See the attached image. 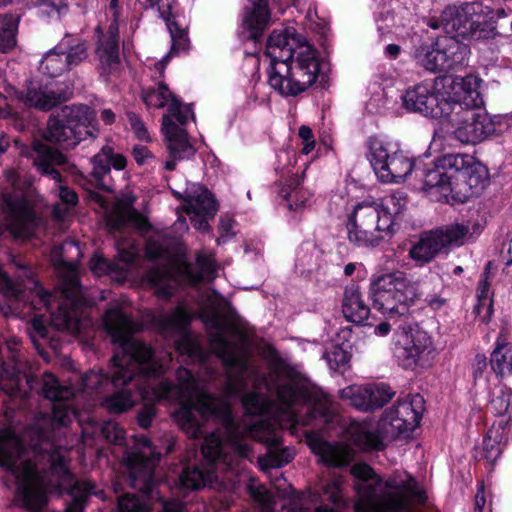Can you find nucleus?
<instances>
[{"mask_svg":"<svg viewBox=\"0 0 512 512\" xmlns=\"http://www.w3.org/2000/svg\"><path fill=\"white\" fill-rule=\"evenodd\" d=\"M483 106L479 80L472 76L463 78L461 84L454 87L452 102L443 119L454 127L455 139L463 144H477L504 131L500 118L490 116Z\"/></svg>","mask_w":512,"mask_h":512,"instance_id":"4","label":"nucleus"},{"mask_svg":"<svg viewBox=\"0 0 512 512\" xmlns=\"http://www.w3.org/2000/svg\"><path fill=\"white\" fill-rule=\"evenodd\" d=\"M509 13H512L511 9H494L480 1H471L447 5L442 10V17L447 29L456 30L470 43L488 45L503 37L498 22Z\"/></svg>","mask_w":512,"mask_h":512,"instance_id":"7","label":"nucleus"},{"mask_svg":"<svg viewBox=\"0 0 512 512\" xmlns=\"http://www.w3.org/2000/svg\"><path fill=\"white\" fill-rule=\"evenodd\" d=\"M307 45L294 27L274 29L267 38L264 55L270 59L268 84L283 97H295L312 86L320 71L318 59L310 53L294 60L296 48Z\"/></svg>","mask_w":512,"mask_h":512,"instance_id":"2","label":"nucleus"},{"mask_svg":"<svg viewBox=\"0 0 512 512\" xmlns=\"http://www.w3.org/2000/svg\"><path fill=\"white\" fill-rule=\"evenodd\" d=\"M309 415L311 418L322 419L325 423L333 422L335 413L332 411L326 399H317L310 408Z\"/></svg>","mask_w":512,"mask_h":512,"instance_id":"62","label":"nucleus"},{"mask_svg":"<svg viewBox=\"0 0 512 512\" xmlns=\"http://www.w3.org/2000/svg\"><path fill=\"white\" fill-rule=\"evenodd\" d=\"M341 308L344 318L357 325L364 324L370 315V307L363 298L361 288L354 282L345 286Z\"/></svg>","mask_w":512,"mask_h":512,"instance_id":"27","label":"nucleus"},{"mask_svg":"<svg viewBox=\"0 0 512 512\" xmlns=\"http://www.w3.org/2000/svg\"><path fill=\"white\" fill-rule=\"evenodd\" d=\"M405 206V198L396 194L385 197L379 204L358 203L345 222L348 242L356 248H376L389 241L399 229L396 218Z\"/></svg>","mask_w":512,"mask_h":512,"instance_id":"5","label":"nucleus"},{"mask_svg":"<svg viewBox=\"0 0 512 512\" xmlns=\"http://www.w3.org/2000/svg\"><path fill=\"white\" fill-rule=\"evenodd\" d=\"M435 232L445 250L452 244H463V239L469 233V228L463 224H454L447 227L445 230H435Z\"/></svg>","mask_w":512,"mask_h":512,"instance_id":"51","label":"nucleus"},{"mask_svg":"<svg viewBox=\"0 0 512 512\" xmlns=\"http://www.w3.org/2000/svg\"><path fill=\"white\" fill-rule=\"evenodd\" d=\"M293 459L294 454L288 447H284L268 451L265 456L259 458V464L263 469L282 468L292 462Z\"/></svg>","mask_w":512,"mask_h":512,"instance_id":"49","label":"nucleus"},{"mask_svg":"<svg viewBox=\"0 0 512 512\" xmlns=\"http://www.w3.org/2000/svg\"><path fill=\"white\" fill-rule=\"evenodd\" d=\"M135 201L136 197L133 194H126L115 202L105 215V224L109 232H119L128 224L141 231L151 230L149 219L134 207Z\"/></svg>","mask_w":512,"mask_h":512,"instance_id":"19","label":"nucleus"},{"mask_svg":"<svg viewBox=\"0 0 512 512\" xmlns=\"http://www.w3.org/2000/svg\"><path fill=\"white\" fill-rule=\"evenodd\" d=\"M48 460L50 463V469L53 473L59 476L70 475V471L66 463L65 457L58 448H54L49 453Z\"/></svg>","mask_w":512,"mask_h":512,"instance_id":"63","label":"nucleus"},{"mask_svg":"<svg viewBox=\"0 0 512 512\" xmlns=\"http://www.w3.org/2000/svg\"><path fill=\"white\" fill-rule=\"evenodd\" d=\"M150 8H157L159 17L168 22L171 18H177L179 2L178 0H146Z\"/></svg>","mask_w":512,"mask_h":512,"instance_id":"56","label":"nucleus"},{"mask_svg":"<svg viewBox=\"0 0 512 512\" xmlns=\"http://www.w3.org/2000/svg\"><path fill=\"white\" fill-rule=\"evenodd\" d=\"M405 343L424 355L428 354L432 348L430 335L421 329L411 330L410 337L407 338Z\"/></svg>","mask_w":512,"mask_h":512,"instance_id":"60","label":"nucleus"},{"mask_svg":"<svg viewBox=\"0 0 512 512\" xmlns=\"http://www.w3.org/2000/svg\"><path fill=\"white\" fill-rule=\"evenodd\" d=\"M20 18L16 14L0 15V52L7 53L17 44V32Z\"/></svg>","mask_w":512,"mask_h":512,"instance_id":"38","label":"nucleus"},{"mask_svg":"<svg viewBox=\"0 0 512 512\" xmlns=\"http://www.w3.org/2000/svg\"><path fill=\"white\" fill-rule=\"evenodd\" d=\"M168 112L173 116L181 125L188 123L189 115L195 120L192 104H183L178 97L172 98V103L168 106Z\"/></svg>","mask_w":512,"mask_h":512,"instance_id":"58","label":"nucleus"},{"mask_svg":"<svg viewBox=\"0 0 512 512\" xmlns=\"http://www.w3.org/2000/svg\"><path fill=\"white\" fill-rule=\"evenodd\" d=\"M144 253L146 259L150 262H156L164 259L168 255V251L164 245L155 240H151L146 243Z\"/></svg>","mask_w":512,"mask_h":512,"instance_id":"64","label":"nucleus"},{"mask_svg":"<svg viewBox=\"0 0 512 512\" xmlns=\"http://www.w3.org/2000/svg\"><path fill=\"white\" fill-rule=\"evenodd\" d=\"M443 244L435 231L425 233L420 239L412 245L409 250V256L414 261L425 264L431 262L439 253L443 251Z\"/></svg>","mask_w":512,"mask_h":512,"instance_id":"32","label":"nucleus"},{"mask_svg":"<svg viewBox=\"0 0 512 512\" xmlns=\"http://www.w3.org/2000/svg\"><path fill=\"white\" fill-rule=\"evenodd\" d=\"M52 382L46 381L42 388L43 396L53 402L51 418L53 423L59 426H67L71 423V408L66 402L71 399L73 392L71 388L61 386L53 376Z\"/></svg>","mask_w":512,"mask_h":512,"instance_id":"24","label":"nucleus"},{"mask_svg":"<svg viewBox=\"0 0 512 512\" xmlns=\"http://www.w3.org/2000/svg\"><path fill=\"white\" fill-rule=\"evenodd\" d=\"M306 442L311 453L319 458L323 466L340 470L350 466V474L355 479L363 483L373 480L377 485L381 484V477L368 463L359 462L351 465L356 453L349 445L342 442H329L314 434H307Z\"/></svg>","mask_w":512,"mask_h":512,"instance_id":"11","label":"nucleus"},{"mask_svg":"<svg viewBox=\"0 0 512 512\" xmlns=\"http://www.w3.org/2000/svg\"><path fill=\"white\" fill-rule=\"evenodd\" d=\"M396 357L399 365L406 370H414L424 357V354L412 348L407 343L396 349Z\"/></svg>","mask_w":512,"mask_h":512,"instance_id":"53","label":"nucleus"},{"mask_svg":"<svg viewBox=\"0 0 512 512\" xmlns=\"http://www.w3.org/2000/svg\"><path fill=\"white\" fill-rule=\"evenodd\" d=\"M343 489L339 481L331 480L325 483L320 490V505L316 507L315 512H339L335 508L345 504L343 499Z\"/></svg>","mask_w":512,"mask_h":512,"instance_id":"36","label":"nucleus"},{"mask_svg":"<svg viewBox=\"0 0 512 512\" xmlns=\"http://www.w3.org/2000/svg\"><path fill=\"white\" fill-rule=\"evenodd\" d=\"M103 326L120 351L111 357L106 370H90L82 376L84 389L106 392L110 387L127 384L137 375L160 378L164 374V366L155 358L154 349L131 337L132 318L121 308L108 309L103 315Z\"/></svg>","mask_w":512,"mask_h":512,"instance_id":"1","label":"nucleus"},{"mask_svg":"<svg viewBox=\"0 0 512 512\" xmlns=\"http://www.w3.org/2000/svg\"><path fill=\"white\" fill-rule=\"evenodd\" d=\"M71 92L68 88L55 86H34L29 85L23 91L18 92L17 98L27 108H35L40 111H50L54 107L67 102L70 99Z\"/></svg>","mask_w":512,"mask_h":512,"instance_id":"20","label":"nucleus"},{"mask_svg":"<svg viewBox=\"0 0 512 512\" xmlns=\"http://www.w3.org/2000/svg\"><path fill=\"white\" fill-rule=\"evenodd\" d=\"M31 325L33 331L30 337L37 350L43 344H48L53 350L60 348L61 343L57 337V332L52 327L47 326L41 316L35 317Z\"/></svg>","mask_w":512,"mask_h":512,"instance_id":"39","label":"nucleus"},{"mask_svg":"<svg viewBox=\"0 0 512 512\" xmlns=\"http://www.w3.org/2000/svg\"><path fill=\"white\" fill-rule=\"evenodd\" d=\"M423 403V398L418 394L412 398L397 400L392 407L383 412L380 423L384 427H391V431L397 436L407 437L420 424Z\"/></svg>","mask_w":512,"mask_h":512,"instance_id":"16","label":"nucleus"},{"mask_svg":"<svg viewBox=\"0 0 512 512\" xmlns=\"http://www.w3.org/2000/svg\"><path fill=\"white\" fill-rule=\"evenodd\" d=\"M367 148L368 160L381 182L401 183L412 171L423 181L421 172L430 162L421 167L420 163L410 157L397 143L384 141L377 136L368 138Z\"/></svg>","mask_w":512,"mask_h":512,"instance_id":"10","label":"nucleus"},{"mask_svg":"<svg viewBox=\"0 0 512 512\" xmlns=\"http://www.w3.org/2000/svg\"><path fill=\"white\" fill-rule=\"evenodd\" d=\"M99 134L96 111L86 104L64 106L47 121L43 137L64 149H74L87 138Z\"/></svg>","mask_w":512,"mask_h":512,"instance_id":"9","label":"nucleus"},{"mask_svg":"<svg viewBox=\"0 0 512 512\" xmlns=\"http://www.w3.org/2000/svg\"><path fill=\"white\" fill-rule=\"evenodd\" d=\"M152 508L148 502L142 498L124 493L118 497L116 512H151Z\"/></svg>","mask_w":512,"mask_h":512,"instance_id":"52","label":"nucleus"},{"mask_svg":"<svg viewBox=\"0 0 512 512\" xmlns=\"http://www.w3.org/2000/svg\"><path fill=\"white\" fill-rule=\"evenodd\" d=\"M368 502H359L354 512H404L412 504L425 505L428 500L427 493L419 487L414 476L407 474V479L400 482L398 492L384 494L377 503H374L375 487H366Z\"/></svg>","mask_w":512,"mask_h":512,"instance_id":"13","label":"nucleus"},{"mask_svg":"<svg viewBox=\"0 0 512 512\" xmlns=\"http://www.w3.org/2000/svg\"><path fill=\"white\" fill-rule=\"evenodd\" d=\"M65 49V43H58L49 50L41 60L40 71L51 78L58 77L68 71L69 67L63 54Z\"/></svg>","mask_w":512,"mask_h":512,"instance_id":"35","label":"nucleus"},{"mask_svg":"<svg viewBox=\"0 0 512 512\" xmlns=\"http://www.w3.org/2000/svg\"><path fill=\"white\" fill-rule=\"evenodd\" d=\"M59 43H65L66 49L63 52L69 70L78 66L88 57L86 41H75L73 39H62Z\"/></svg>","mask_w":512,"mask_h":512,"instance_id":"46","label":"nucleus"},{"mask_svg":"<svg viewBox=\"0 0 512 512\" xmlns=\"http://www.w3.org/2000/svg\"><path fill=\"white\" fill-rule=\"evenodd\" d=\"M350 440L355 446L364 451H382L385 448L383 439L378 432L367 430L360 424L352 425Z\"/></svg>","mask_w":512,"mask_h":512,"instance_id":"37","label":"nucleus"},{"mask_svg":"<svg viewBox=\"0 0 512 512\" xmlns=\"http://www.w3.org/2000/svg\"><path fill=\"white\" fill-rule=\"evenodd\" d=\"M326 358L330 368L339 371L347 367L351 359V354L341 345H334L331 350L326 353Z\"/></svg>","mask_w":512,"mask_h":512,"instance_id":"57","label":"nucleus"},{"mask_svg":"<svg viewBox=\"0 0 512 512\" xmlns=\"http://www.w3.org/2000/svg\"><path fill=\"white\" fill-rule=\"evenodd\" d=\"M254 432L265 431L268 432L266 436L258 437L257 440L265 444L268 451L278 450L282 444V438L273 433V424L270 421L262 420L253 426Z\"/></svg>","mask_w":512,"mask_h":512,"instance_id":"55","label":"nucleus"},{"mask_svg":"<svg viewBox=\"0 0 512 512\" xmlns=\"http://www.w3.org/2000/svg\"><path fill=\"white\" fill-rule=\"evenodd\" d=\"M86 300L76 293L65 292V296L58 306V315L66 329H78L81 323Z\"/></svg>","mask_w":512,"mask_h":512,"instance_id":"31","label":"nucleus"},{"mask_svg":"<svg viewBox=\"0 0 512 512\" xmlns=\"http://www.w3.org/2000/svg\"><path fill=\"white\" fill-rule=\"evenodd\" d=\"M119 41V16L115 12L107 28V37L97 41L96 45V54L105 68L111 69L120 64Z\"/></svg>","mask_w":512,"mask_h":512,"instance_id":"30","label":"nucleus"},{"mask_svg":"<svg viewBox=\"0 0 512 512\" xmlns=\"http://www.w3.org/2000/svg\"><path fill=\"white\" fill-rule=\"evenodd\" d=\"M173 419L193 439L203 436L204 424L209 420L220 423L227 433L237 432L230 404L210 392L199 393L195 398L182 402L173 413Z\"/></svg>","mask_w":512,"mask_h":512,"instance_id":"8","label":"nucleus"},{"mask_svg":"<svg viewBox=\"0 0 512 512\" xmlns=\"http://www.w3.org/2000/svg\"><path fill=\"white\" fill-rule=\"evenodd\" d=\"M304 180V172L301 174L295 173L285 179L284 184L279 189V196L285 200H289L293 194L296 196L302 193L301 185Z\"/></svg>","mask_w":512,"mask_h":512,"instance_id":"61","label":"nucleus"},{"mask_svg":"<svg viewBox=\"0 0 512 512\" xmlns=\"http://www.w3.org/2000/svg\"><path fill=\"white\" fill-rule=\"evenodd\" d=\"M112 156V146L104 145L100 151L95 154L90 162L92 164L91 176L96 181H102L110 173V157Z\"/></svg>","mask_w":512,"mask_h":512,"instance_id":"48","label":"nucleus"},{"mask_svg":"<svg viewBox=\"0 0 512 512\" xmlns=\"http://www.w3.org/2000/svg\"><path fill=\"white\" fill-rule=\"evenodd\" d=\"M136 376L127 384L119 385L118 388L110 387L113 393L107 396L102 405L110 414H122L134 407L138 401V396L142 395L139 390V384L135 382Z\"/></svg>","mask_w":512,"mask_h":512,"instance_id":"29","label":"nucleus"},{"mask_svg":"<svg viewBox=\"0 0 512 512\" xmlns=\"http://www.w3.org/2000/svg\"><path fill=\"white\" fill-rule=\"evenodd\" d=\"M193 315L184 306H177L170 315L160 318L159 325L162 329L183 330L190 326Z\"/></svg>","mask_w":512,"mask_h":512,"instance_id":"45","label":"nucleus"},{"mask_svg":"<svg viewBox=\"0 0 512 512\" xmlns=\"http://www.w3.org/2000/svg\"><path fill=\"white\" fill-rule=\"evenodd\" d=\"M241 402L246 413L253 416L264 415L269 407L268 399L257 391L245 393Z\"/></svg>","mask_w":512,"mask_h":512,"instance_id":"50","label":"nucleus"},{"mask_svg":"<svg viewBox=\"0 0 512 512\" xmlns=\"http://www.w3.org/2000/svg\"><path fill=\"white\" fill-rule=\"evenodd\" d=\"M402 108L409 113L443 121L452 102V96L447 98L434 90L428 84H416L408 87L401 95Z\"/></svg>","mask_w":512,"mask_h":512,"instance_id":"15","label":"nucleus"},{"mask_svg":"<svg viewBox=\"0 0 512 512\" xmlns=\"http://www.w3.org/2000/svg\"><path fill=\"white\" fill-rule=\"evenodd\" d=\"M167 150L170 158L178 160L191 159L196 153V149L189 142L188 133L183 135L173 136L170 140L166 141Z\"/></svg>","mask_w":512,"mask_h":512,"instance_id":"44","label":"nucleus"},{"mask_svg":"<svg viewBox=\"0 0 512 512\" xmlns=\"http://www.w3.org/2000/svg\"><path fill=\"white\" fill-rule=\"evenodd\" d=\"M268 0H255L243 9L240 37L245 41L260 43L270 22Z\"/></svg>","mask_w":512,"mask_h":512,"instance_id":"22","label":"nucleus"},{"mask_svg":"<svg viewBox=\"0 0 512 512\" xmlns=\"http://www.w3.org/2000/svg\"><path fill=\"white\" fill-rule=\"evenodd\" d=\"M424 190L438 194L437 201L466 203L482 194L489 184L487 167L468 154H446L431 161L421 172Z\"/></svg>","mask_w":512,"mask_h":512,"instance_id":"3","label":"nucleus"},{"mask_svg":"<svg viewBox=\"0 0 512 512\" xmlns=\"http://www.w3.org/2000/svg\"><path fill=\"white\" fill-rule=\"evenodd\" d=\"M197 271L193 270L192 263L180 260L174 266V274L190 286H197L202 282H212L217 277V262L213 255L197 252L195 257Z\"/></svg>","mask_w":512,"mask_h":512,"instance_id":"21","label":"nucleus"},{"mask_svg":"<svg viewBox=\"0 0 512 512\" xmlns=\"http://www.w3.org/2000/svg\"><path fill=\"white\" fill-rule=\"evenodd\" d=\"M185 201L191 204L192 210L198 215L213 217L218 210V204L207 188H203L196 196H187Z\"/></svg>","mask_w":512,"mask_h":512,"instance_id":"43","label":"nucleus"},{"mask_svg":"<svg viewBox=\"0 0 512 512\" xmlns=\"http://www.w3.org/2000/svg\"><path fill=\"white\" fill-rule=\"evenodd\" d=\"M4 204L12 222V233L16 237H30L31 229L37 226L38 217L29 200L24 196H6Z\"/></svg>","mask_w":512,"mask_h":512,"instance_id":"23","label":"nucleus"},{"mask_svg":"<svg viewBox=\"0 0 512 512\" xmlns=\"http://www.w3.org/2000/svg\"><path fill=\"white\" fill-rule=\"evenodd\" d=\"M203 443L201 445V453L209 464H215L222 456L223 446L222 439L217 432L209 434L203 433Z\"/></svg>","mask_w":512,"mask_h":512,"instance_id":"47","label":"nucleus"},{"mask_svg":"<svg viewBox=\"0 0 512 512\" xmlns=\"http://www.w3.org/2000/svg\"><path fill=\"white\" fill-rule=\"evenodd\" d=\"M176 351L190 359H200L203 357L201 345L192 339L189 335H184L175 342Z\"/></svg>","mask_w":512,"mask_h":512,"instance_id":"54","label":"nucleus"},{"mask_svg":"<svg viewBox=\"0 0 512 512\" xmlns=\"http://www.w3.org/2000/svg\"><path fill=\"white\" fill-rule=\"evenodd\" d=\"M512 404V389L504 386L499 389L497 395L493 397L490 406L494 413L503 416Z\"/></svg>","mask_w":512,"mask_h":512,"instance_id":"59","label":"nucleus"},{"mask_svg":"<svg viewBox=\"0 0 512 512\" xmlns=\"http://www.w3.org/2000/svg\"><path fill=\"white\" fill-rule=\"evenodd\" d=\"M210 479V473L201 467L186 466L179 476V486L182 490H199Z\"/></svg>","mask_w":512,"mask_h":512,"instance_id":"42","label":"nucleus"},{"mask_svg":"<svg viewBox=\"0 0 512 512\" xmlns=\"http://www.w3.org/2000/svg\"><path fill=\"white\" fill-rule=\"evenodd\" d=\"M278 365L287 379L290 380L287 383L276 385L275 395L279 403L287 409H292L297 405L299 400L310 402L312 395L309 389L295 382L299 373L291 365L282 360L279 361Z\"/></svg>","mask_w":512,"mask_h":512,"instance_id":"25","label":"nucleus"},{"mask_svg":"<svg viewBox=\"0 0 512 512\" xmlns=\"http://www.w3.org/2000/svg\"><path fill=\"white\" fill-rule=\"evenodd\" d=\"M441 23L446 35L439 36L435 39V45L439 49H443L453 69L464 64L471 53L470 42L464 39L456 30L447 29L443 17Z\"/></svg>","mask_w":512,"mask_h":512,"instance_id":"26","label":"nucleus"},{"mask_svg":"<svg viewBox=\"0 0 512 512\" xmlns=\"http://www.w3.org/2000/svg\"><path fill=\"white\" fill-rule=\"evenodd\" d=\"M422 55L421 63L424 68L430 72H448L453 70L447 56L444 54L443 49H439L435 45V40L431 44H423L417 50Z\"/></svg>","mask_w":512,"mask_h":512,"instance_id":"34","label":"nucleus"},{"mask_svg":"<svg viewBox=\"0 0 512 512\" xmlns=\"http://www.w3.org/2000/svg\"><path fill=\"white\" fill-rule=\"evenodd\" d=\"M490 366L500 377L512 374V343L498 337L490 356Z\"/></svg>","mask_w":512,"mask_h":512,"instance_id":"33","label":"nucleus"},{"mask_svg":"<svg viewBox=\"0 0 512 512\" xmlns=\"http://www.w3.org/2000/svg\"><path fill=\"white\" fill-rule=\"evenodd\" d=\"M510 419H500L493 423L483 437L481 457L494 464L509 441Z\"/></svg>","mask_w":512,"mask_h":512,"instance_id":"28","label":"nucleus"},{"mask_svg":"<svg viewBox=\"0 0 512 512\" xmlns=\"http://www.w3.org/2000/svg\"><path fill=\"white\" fill-rule=\"evenodd\" d=\"M177 97L170 91L168 85L160 81L157 87H148L142 89L141 99L147 108L161 109L164 108L168 102L172 103V98Z\"/></svg>","mask_w":512,"mask_h":512,"instance_id":"40","label":"nucleus"},{"mask_svg":"<svg viewBox=\"0 0 512 512\" xmlns=\"http://www.w3.org/2000/svg\"><path fill=\"white\" fill-rule=\"evenodd\" d=\"M135 441L139 449L133 452L127 460L131 485L143 494L150 496L156 487L155 470L162 454L155 449L151 440L145 435L136 437Z\"/></svg>","mask_w":512,"mask_h":512,"instance_id":"14","label":"nucleus"},{"mask_svg":"<svg viewBox=\"0 0 512 512\" xmlns=\"http://www.w3.org/2000/svg\"><path fill=\"white\" fill-rule=\"evenodd\" d=\"M395 395L386 383H370L365 386L351 385L340 391V397L348 400L356 409L364 412L384 407Z\"/></svg>","mask_w":512,"mask_h":512,"instance_id":"18","label":"nucleus"},{"mask_svg":"<svg viewBox=\"0 0 512 512\" xmlns=\"http://www.w3.org/2000/svg\"><path fill=\"white\" fill-rule=\"evenodd\" d=\"M0 466L15 477L17 495L24 509L39 512L48 504L44 488L36 485L38 473L32 460L25 459L19 463L18 455L0 448Z\"/></svg>","mask_w":512,"mask_h":512,"instance_id":"12","label":"nucleus"},{"mask_svg":"<svg viewBox=\"0 0 512 512\" xmlns=\"http://www.w3.org/2000/svg\"><path fill=\"white\" fill-rule=\"evenodd\" d=\"M199 317L206 326L217 331L210 338V343L214 348L216 356L221 359L223 366L227 370L237 369L239 376H242L248 370V362L240 359L236 354V345L223 334L226 317L217 311H212L210 314H200Z\"/></svg>","mask_w":512,"mask_h":512,"instance_id":"17","label":"nucleus"},{"mask_svg":"<svg viewBox=\"0 0 512 512\" xmlns=\"http://www.w3.org/2000/svg\"><path fill=\"white\" fill-rule=\"evenodd\" d=\"M368 296L385 320L375 326L374 333L387 336L391 330L405 331L411 318L410 308L420 297L418 285L402 271L381 274L370 282Z\"/></svg>","mask_w":512,"mask_h":512,"instance_id":"6","label":"nucleus"},{"mask_svg":"<svg viewBox=\"0 0 512 512\" xmlns=\"http://www.w3.org/2000/svg\"><path fill=\"white\" fill-rule=\"evenodd\" d=\"M33 150L36 153V157L33 161V165L36 169L43 168V164L45 163L52 166H61L67 163V158L61 151L40 141L33 143Z\"/></svg>","mask_w":512,"mask_h":512,"instance_id":"41","label":"nucleus"}]
</instances>
